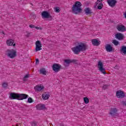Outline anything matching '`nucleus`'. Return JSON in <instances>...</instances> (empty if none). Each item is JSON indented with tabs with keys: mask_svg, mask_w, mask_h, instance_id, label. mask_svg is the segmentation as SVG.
<instances>
[{
	"mask_svg": "<svg viewBox=\"0 0 126 126\" xmlns=\"http://www.w3.org/2000/svg\"><path fill=\"white\" fill-rule=\"evenodd\" d=\"M88 48V45L87 44L80 42L78 43L77 46L72 48L73 52L76 55L80 53V52H84V51H86Z\"/></svg>",
	"mask_w": 126,
	"mask_h": 126,
	"instance_id": "1",
	"label": "nucleus"
},
{
	"mask_svg": "<svg viewBox=\"0 0 126 126\" xmlns=\"http://www.w3.org/2000/svg\"><path fill=\"white\" fill-rule=\"evenodd\" d=\"M9 98L11 100H24L28 98V95L24 94H18L15 93H11L10 94Z\"/></svg>",
	"mask_w": 126,
	"mask_h": 126,
	"instance_id": "2",
	"label": "nucleus"
},
{
	"mask_svg": "<svg viewBox=\"0 0 126 126\" xmlns=\"http://www.w3.org/2000/svg\"><path fill=\"white\" fill-rule=\"evenodd\" d=\"M81 5H82L81 2L78 1H76L75 4L73 5V6L72 7V11L73 13H74V14H78V13L82 12Z\"/></svg>",
	"mask_w": 126,
	"mask_h": 126,
	"instance_id": "3",
	"label": "nucleus"
},
{
	"mask_svg": "<svg viewBox=\"0 0 126 126\" xmlns=\"http://www.w3.org/2000/svg\"><path fill=\"white\" fill-rule=\"evenodd\" d=\"M6 52V55L10 59H14L17 56L16 51L14 50V49H8Z\"/></svg>",
	"mask_w": 126,
	"mask_h": 126,
	"instance_id": "4",
	"label": "nucleus"
},
{
	"mask_svg": "<svg viewBox=\"0 0 126 126\" xmlns=\"http://www.w3.org/2000/svg\"><path fill=\"white\" fill-rule=\"evenodd\" d=\"M97 67L99 69L98 70L101 73L103 74H106L107 73L106 72V69L104 67V64H103V62L101 61H99L98 62Z\"/></svg>",
	"mask_w": 126,
	"mask_h": 126,
	"instance_id": "5",
	"label": "nucleus"
},
{
	"mask_svg": "<svg viewBox=\"0 0 126 126\" xmlns=\"http://www.w3.org/2000/svg\"><path fill=\"white\" fill-rule=\"evenodd\" d=\"M78 61L75 59L70 60V59H66L64 61V65L65 66H68L70 63H72L75 64H77Z\"/></svg>",
	"mask_w": 126,
	"mask_h": 126,
	"instance_id": "6",
	"label": "nucleus"
},
{
	"mask_svg": "<svg viewBox=\"0 0 126 126\" xmlns=\"http://www.w3.org/2000/svg\"><path fill=\"white\" fill-rule=\"evenodd\" d=\"M41 16H42V18H46L47 19L52 20V17L47 11H44L41 13Z\"/></svg>",
	"mask_w": 126,
	"mask_h": 126,
	"instance_id": "7",
	"label": "nucleus"
},
{
	"mask_svg": "<svg viewBox=\"0 0 126 126\" xmlns=\"http://www.w3.org/2000/svg\"><path fill=\"white\" fill-rule=\"evenodd\" d=\"M62 66L60 64L54 63L52 65V69L55 72H59L61 70Z\"/></svg>",
	"mask_w": 126,
	"mask_h": 126,
	"instance_id": "8",
	"label": "nucleus"
},
{
	"mask_svg": "<svg viewBox=\"0 0 126 126\" xmlns=\"http://www.w3.org/2000/svg\"><path fill=\"white\" fill-rule=\"evenodd\" d=\"M42 50V43L40 40L35 42V52H39Z\"/></svg>",
	"mask_w": 126,
	"mask_h": 126,
	"instance_id": "9",
	"label": "nucleus"
},
{
	"mask_svg": "<svg viewBox=\"0 0 126 126\" xmlns=\"http://www.w3.org/2000/svg\"><path fill=\"white\" fill-rule=\"evenodd\" d=\"M116 96L118 98H120V99H123V98L126 97V94L123 91L119 90L116 92Z\"/></svg>",
	"mask_w": 126,
	"mask_h": 126,
	"instance_id": "10",
	"label": "nucleus"
},
{
	"mask_svg": "<svg viewBox=\"0 0 126 126\" xmlns=\"http://www.w3.org/2000/svg\"><path fill=\"white\" fill-rule=\"evenodd\" d=\"M118 109L117 108H111L110 112V115L112 117H118L119 116V114H118Z\"/></svg>",
	"mask_w": 126,
	"mask_h": 126,
	"instance_id": "11",
	"label": "nucleus"
},
{
	"mask_svg": "<svg viewBox=\"0 0 126 126\" xmlns=\"http://www.w3.org/2000/svg\"><path fill=\"white\" fill-rule=\"evenodd\" d=\"M117 29L120 32H125L126 31V26L123 25H118L117 27Z\"/></svg>",
	"mask_w": 126,
	"mask_h": 126,
	"instance_id": "12",
	"label": "nucleus"
},
{
	"mask_svg": "<svg viewBox=\"0 0 126 126\" xmlns=\"http://www.w3.org/2000/svg\"><path fill=\"white\" fill-rule=\"evenodd\" d=\"M115 38L119 41H122V40L125 39V36H124L123 33L119 32L115 34Z\"/></svg>",
	"mask_w": 126,
	"mask_h": 126,
	"instance_id": "13",
	"label": "nucleus"
},
{
	"mask_svg": "<svg viewBox=\"0 0 126 126\" xmlns=\"http://www.w3.org/2000/svg\"><path fill=\"white\" fill-rule=\"evenodd\" d=\"M107 2L110 6L111 7H114L116 6V3H117V0H108Z\"/></svg>",
	"mask_w": 126,
	"mask_h": 126,
	"instance_id": "14",
	"label": "nucleus"
},
{
	"mask_svg": "<svg viewBox=\"0 0 126 126\" xmlns=\"http://www.w3.org/2000/svg\"><path fill=\"white\" fill-rule=\"evenodd\" d=\"M103 0H97V1L95 2V6H97V9H102V8H103V3H102V2ZM99 2H100L99 3Z\"/></svg>",
	"mask_w": 126,
	"mask_h": 126,
	"instance_id": "15",
	"label": "nucleus"
},
{
	"mask_svg": "<svg viewBox=\"0 0 126 126\" xmlns=\"http://www.w3.org/2000/svg\"><path fill=\"white\" fill-rule=\"evenodd\" d=\"M6 44L8 46H13V47H15L16 46L15 43H14V40L12 39L7 40Z\"/></svg>",
	"mask_w": 126,
	"mask_h": 126,
	"instance_id": "16",
	"label": "nucleus"
},
{
	"mask_svg": "<svg viewBox=\"0 0 126 126\" xmlns=\"http://www.w3.org/2000/svg\"><path fill=\"white\" fill-rule=\"evenodd\" d=\"M105 50L107 52H108L109 53H111V52L113 51V47H112V45L111 44H106L105 45Z\"/></svg>",
	"mask_w": 126,
	"mask_h": 126,
	"instance_id": "17",
	"label": "nucleus"
},
{
	"mask_svg": "<svg viewBox=\"0 0 126 126\" xmlns=\"http://www.w3.org/2000/svg\"><path fill=\"white\" fill-rule=\"evenodd\" d=\"M92 43L94 46H98L101 44V41H99L97 39H92Z\"/></svg>",
	"mask_w": 126,
	"mask_h": 126,
	"instance_id": "18",
	"label": "nucleus"
},
{
	"mask_svg": "<svg viewBox=\"0 0 126 126\" xmlns=\"http://www.w3.org/2000/svg\"><path fill=\"white\" fill-rule=\"evenodd\" d=\"M36 108L37 110H45V109H46V107L45 106V104H42L37 105Z\"/></svg>",
	"mask_w": 126,
	"mask_h": 126,
	"instance_id": "19",
	"label": "nucleus"
},
{
	"mask_svg": "<svg viewBox=\"0 0 126 126\" xmlns=\"http://www.w3.org/2000/svg\"><path fill=\"white\" fill-rule=\"evenodd\" d=\"M44 88H45L43 86L37 85L34 87V90H35L36 92H39L41 91V90H43Z\"/></svg>",
	"mask_w": 126,
	"mask_h": 126,
	"instance_id": "20",
	"label": "nucleus"
},
{
	"mask_svg": "<svg viewBox=\"0 0 126 126\" xmlns=\"http://www.w3.org/2000/svg\"><path fill=\"white\" fill-rule=\"evenodd\" d=\"M42 99L43 100H48L50 97V94H44L42 95Z\"/></svg>",
	"mask_w": 126,
	"mask_h": 126,
	"instance_id": "21",
	"label": "nucleus"
},
{
	"mask_svg": "<svg viewBox=\"0 0 126 126\" xmlns=\"http://www.w3.org/2000/svg\"><path fill=\"white\" fill-rule=\"evenodd\" d=\"M40 74H43V75H46L47 74V71L45 68H42L39 70Z\"/></svg>",
	"mask_w": 126,
	"mask_h": 126,
	"instance_id": "22",
	"label": "nucleus"
},
{
	"mask_svg": "<svg viewBox=\"0 0 126 126\" xmlns=\"http://www.w3.org/2000/svg\"><path fill=\"white\" fill-rule=\"evenodd\" d=\"M84 11L87 15H88V14H91V13H92L91 10H90V8H85L84 9Z\"/></svg>",
	"mask_w": 126,
	"mask_h": 126,
	"instance_id": "23",
	"label": "nucleus"
},
{
	"mask_svg": "<svg viewBox=\"0 0 126 126\" xmlns=\"http://www.w3.org/2000/svg\"><path fill=\"white\" fill-rule=\"evenodd\" d=\"M121 52L123 53L124 55H126V46H123L121 47V49H120Z\"/></svg>",
	"mask_w": 126,
	"mask_h": 126,
	"instance_id": "24",
	"label": "nucleus"
},
{
	"mask_svg": "<svg viewBox=\"0 0 126 126\" xmlns=\"http://www.w3.org/2000/svg\"><path fill=\"white\" fill-rule=\"evenodd\" d=\"M30 124L32 126H38V122L36 121H32Z\"/></svg>",
	"mask_w": 126,
	"mask_h": 126,
	"instance_id": "25",
	"label": "nucleus"
},
{
	"mask_svg": "<svg viewBox=\"0 0 126 126\" xmlns=\"http://www.w3.org/2000/svg\"><path fill=\"white\" fill-rule=\"evenodd\" d=\"M84 102L85 104H88V103H89V99L88 98V97H84Z\"/></svg>",
	"mask_w": 126,
	"mask_h": 126,
	"instance_id": "26",
	"label": "nucleus"
},
{
	"mask_svg": "<svg viewBox=\"0 0 126 126\" xmlns=\"http://www.w3.org/2000/svg\"><path fill=\"white\" fill-rule=\"evenodd\" d=\"M112 43L115 45V46H118V45L120 44V42H119L117 40H113Z\"/></svg>",
	"mask_w": 126,
	"mask_h": 126,
	"instance_id": "27",
	"label": "nucleus"
},
{
	"mask_svg": "<svg viewBox=\"0 0 126 126\" xmlns=\"http://www.w3.org/2000/svg\"><path fill=\"white\" fill-rule=\"evenodd\" d=\"M30 76L29 74H27L23 78V81H26V78H29Z\"/></svg>",
	"mask_w": 126,
	"mask_h": 126,
	"instance_id": "28",
	"label": "nucleus"
},
{
	"mask_svg": "<svg viewBox=\"0 0 126 126\" xmlns=\"http://www.w3.org/2000/svg\"><path fill=\"white\" fill-rule=\"evenodd\" d=\"M2 87L3 88H6V87H7V86H8V85L7 84V83H3V84H2Z\"/></svg>",
	"mask_w": 126,
	"mask_h": 126,
	"instance_id": "29",
	"label": "nucleus"
},
{
	"mask_svg": "<svg viewBox=\"0 0 126 126\" xmlns=\"http://www.w3.org/2000/svg\"><path fill=\"white\" fill-rule=\"evenodd\" d=\"M28 103H33V99H32V98H31V97H29L28 99Z\"/></svg>",
	"mask_w": 126,
	"mask_h": 126,
	"instance_id": "30",
	"label": "nucleus"
},
{
	"mask_svg": "<svg viewBox=\"0 0 126 126\" xmlns=\"http://www.w3.org/2000/svg\"><path fill=\"white\" fill-rule=\"evenodd\" d=\"M55 10L56 12H60V8L59 7H56L55 8Z\"/></svg>",
	"mask_w": 126,
	"mask_h": 126,
	"instance_id": "31",
	"label": "nucleus"
},
{
	"mask_svg": "<svg viewBox=\"0 0 126 126\" xmlns=\"http://www.w3.org/2000/svg\"><path fill=\"white\" fill-rule=\"evenodd\" d=\"M122 104L123 105V106H126V101H121Z\"/></svg>",
	"mask_w": 126,
	"mask_h": 126,
	"instance_id": "32",
	"label": "nucleus"
},
{
	"mask_svg": "<svg viewBox=\"0 0 126 126\" xmlns=\"http://www.w3.org/2000/svg\"><path fill=\"white\" fill-rule=\"evenodd\" d=\"M35 64H39V59H36L35 60Z\"/></svg>",
	"mask_w": 126,
	"mask_h": 126,
	"instance_id": "33",
	"label": "nucleus"
},
{
	"mask_svg": "<svg viewBox=\"0 0 126 126\" xmlns=\"http://www.w3.org/2000/svg\"><path fill=\"white\" fill-rule=\"evenodd\" d=\"M29 27H30V28L33 29V28H35V26L33 25H30Z\"/></svg>",
	"mask_w": 126,
	"mask_h": 126,
	"instance_id": "34",
	"label": "nucleus"
},
{
	"mask_svg": "<svg viewBox=\"0 0 126 126\" xmlns=\"http://www.w3.org/2000/svg\"><path fill=\"white\" fill-rule=\"evenodd\" d=\"M108 86H109L104 85L103 86V89H107V87H108Z\"/></svg>",
	"mask_w": 126,
	"mask_h": 126,
	"instance_id": "35",
	"label": "nucleus"
},
{
	"mask_svg": "<svg viewBox=\"0 0 126 126\" xmlns=\"http://www.w3.org/2000/svg\"><path fill=\"white\" fill-rule=\"evenodd\" d=\"M35 28L37 30H39V29H40V30H42V28H39L38 27H35Z\"/></svg>",
	"mask_w": 126,
	"mask_h": 126,
	"instance_id": "36",
	"label": "nucleus"
},
{
	"mask_svg": "<svg viewBox=\"0 0 126 126\" xmlns=\"http://www.w3.org/2000/svg\"><path fill=\"white\" fill-rule=\"evenodd\" d=\"M26 37H30V33H28L26 35Z\"/></svg>",
	"mask_w": 126,
	"mask_h": 126,
	"instance_id": "37",
	"label": "nucleus"
},
{
	"mask_svg": "<svg viewBox=\"0 0 126 126\" xmlns=\"http://www.w3.org/2000/svg\"><path fill=\"white\" fill-rule=\"evenodd\" d=\"M114 68H115V69H118L119 66H118V65H116V66L114 67Z\"/></svg>",
	"mask_w": 126,
	"mask_h": 126,
	"instance_id": "38",
	"label": "nucleus"
},
{
	"mask_svg": "<svg viewBox=\"0 0 126 126\" xmlns=\"http://www.w3.org/2000/svg\"><path fill=\"white\" fill-rule=\"evenodd\" d=\"M2 34H3V35H4V32H2Z\"/></svg>",
	"mask_w": 126,
	"mask_h": 126,
	"instance_id": "39",
	"label": "nucleus"
}]
</instances>
